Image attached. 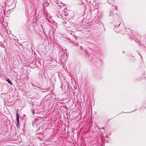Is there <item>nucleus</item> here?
Masks as SVG:
<instances>
[{
	"mask_svg": "<svg viewBox=\"0 0 146 146\" xmlns=\"http://www.w3.org/2000/svg\"><path fill=\"white\" fill-rule=\"evenodd\" d=\"M16 120L17 121V126H18L19 124V116H18V114L17 112L16 113Z\"/></svg>",
	"mask_w": 146,
	"mask_h": 146,
	"instance_id": "obj_1",
	"label": "nucleus"
},
{
	"mask_svg": "<svg viewBox=\"0 0 146 146\" xmlns=\"http://www.w3.org/2000/svg\"><path fill=\"white\" fill-rule=\"evenodd\" d=\"M6 81L11 85H12L13 84L11 82V81L9 79L8 80H6Z\"/></svg>",
	"mask_w": 146,
	"mask_h": 146,
	"instance_id": "obj_2",
	"label": "nucleus"
},
{
	"mask_svg": "<svg viewBox=\"0 0 146 146\" xmlns=\"http://www.w3.org/2000/svg\"><path fill=\"white\" fill-rule=\"evenodd\" d=\"M101 146H102V145Z\"/></svg>",
	"mask_w": 146,
	"mask_h": 146,
	"instance_id": "obj_3",
	"label": "nucleus"
}]
</instances>
